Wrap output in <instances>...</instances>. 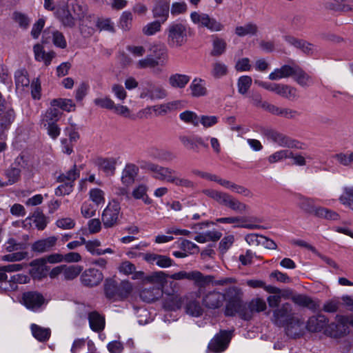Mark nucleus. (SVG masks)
Here are the masks:
<instances>
[{
  "label": "nucleus",
  "mask_w": 353,
  "mask_h": 353,
  "mask_svg": "<svg viewBox=\"0 0 353 353\" xmlns=\"http://www.w3.org/2000/svg\"><path fill=\"white\" fill-rule=\"evenodd\" d=\"M159 294V289L154 288H145L141 291L140 298L145 302L151 303L158 299Z\"/></svg>",
  "instance_id": "obj_49"
},
{
  "label": "nucleus",
  "mask_w": 353,
  "mask_h": 353,
  "mask_svg": "<svg viewBox=\"0 0 353 353\" xmlns=\"http://www.w3.org/2000/svg\"><path fill=\"white\" fill-rule=\"evenodd\" d=\"M265 135L268 139L273 141L281 147H287L290 148H301L299 146V142L290 139L289 137L279 132L274 130H267L265 131Z\"/></svg>",
  "instance_id": "obj_15"
},
{
  "label": "nucleus",
  "mask_w": 353,
  "mask_h": 353,
  "mask_svg": "<svg viewBox=\"0 0 353 353\" xmlns=\"http://www.w3.org/2000/svg\"><path fill=\"white\" fill-rule=\"evenodd\" d=\"M190 89L192 95L194 97L205 96L208 92L205 81L201 79H194L190 85Z\"/></svg>",
  "instance_id": "obj_35"
},
{
  "label": "nucleus",
  "mask_w": 353,
  "mask_h": 353,
  "mask_svg": "<svg viewBox=\"0 0 353 353\" xmlns=\"http://www.w3.org/2000/svg\"><path fill=\"white\" fill-rule=\"evenodd\" d=\"M226 41L217 36H213L212 49L210 55L212 57H220L223 54L226 50Z\"/></svg>",
  "instance_id": "obj_37"
},
{
  "label": "nucleus",
  "mask_w": 353,
  "mask_h": 353,
  "mask_svg": "<svg viewBox=\"0 0 353 353\" xmlns=\"http://www.w3.org/2000/svg\"><path fill=\"white\" fill-rule=\"evenodd\" d=\"M98 168L106 175H113L115 172L116 159L114 158H98L95 161Z\"/></svg>",
  "instance_id": "obj_33"
},
{
  "label": "nucleus",
  "mask_w": 353,
  "mask_h": 353,
  "mask_svg": "<svg viewBox=\"0 0 353 353\" xmlns=\"http://www.w3.org/2000/svg\"><path fill=\"white\" fill-rule=\"evenodd\" d=\"M183 101L180 100L172 101L160 105L147 107L142 110V112L145 114H150L151 110H152L155 112L156 116H163L174 110L181 109L183 108Z\"/></svg>",
  "instance_id": "obj_14"
},
{
  "label": "nucleus",
  "mask_w": 353,
  "mask_h": 353,
  "mask_svg": "<svg viewBox=\"0 0 353 353\" xmlns=\"http://www.w3.org/2000/svg\"><path fill=\"white\" fill-rule=\"evenodd\" d=\"M315 216L330 221H338L340 219V215L336 212L321 206H318Z\"/></svg>",
  "instance_id": "obj_45"
},
{
  "label": "nucleus",
  "mask_w": 353,
  "mask_h": 353,
  "mask_svg": "<svg viewBox=\"0 0 353 353\" xmlns=\"http://www.w3.org/2000/svg\"><path fill=\"white\" fill-rule=\"evenodd\" d=\"M250 312L248 311L247 305L241 301H228L225 305L224 314L227 316H234L236 314L245 321L250 320Z\"/></svg>",
  "instance_id": "obj_13"
},
{
  "label": "nucleus",
  "mask_w": 353,
  "mask_h": 353,
  "mask_svg": "<svg viewBox=\"0 0 353 353\" xmlns=\"http://www.w3.org/2000/svg\"><path fill=\"white\" fill-rule=\"evenodd\" d=\"M219 122V117L214 115H201L199 117V124L201 123L204 128L214 126Z\"/></svg>",
  "instance_id": "obj_60"
},
{
  "label": "nucleus",
  "mask_w": 353,
  "mask_h": 353,
  "mask_svg": "<svg viewBox=\"0 0 353 353\" xmlns=\"http://www.w3.org/2000/svg\"><path fill=\"white\" fill-rule=\"evenodd\" d=\"M62 261H63V255L58 253H54L50 254L45 258L34 260L31 263V265H38V270L41 269L43 271L46 262H48L50 263H60Z\"/></svg>",
  "instance_id": "obj_34"
},
{
  "label": "nucleus",
  "mask_w": 353,
  "mask_h": 353,
  "mask_svg": "<svg viewBox=\"0 0 353 353\" xmlns=\"http://www.w3.org/2000/svg\"><path fill=\"white\" fill-rule=\"evenodd\" d=\"M258 28L256 24L248 23L243 26H237L235 33L239 37H244L248 34L254 35L256 33Z\"/></svg>",
  "instance_id": "obj_56"
},
{
  "label": "nucleus",
  "mask_w": 353,
  "mask_h": 353,
  "mask_svg": "<svg viewBox=\"0 0 353 353\" xmlns=\"http://www.w3.org/2000/svg\"><path fill=\"white\" fill-rule=\"evenodd\" d=\"M132 291V285L129 281L117 282L114 279L105 280L104 292L106 297L113 301H120L126 299Z\"/></svg>",
  "instance_id": "obj_6"
},
{
  "label": "nucleus",
  "mask_w": 353,
  "mask_h": 353,
  "mask_svg": "<svg viewBox=\"0 0 353 353\" xmlns=\"http://www.w3.org/2000/svg\"><path fill=\"white\" fill-rule=\"evenodd\" d=\"M292 157V151L289 150H281L269 156L268 161L270 163H274L283 159H289L290 157Z\"/></svg>",
  "instance_id": "obj_58"
},
{
  "label": "nucleus",
  "mask_w": 353,
  "mask_h": 353,
  "mask_svg": "<svg viewBox=\"0 0 353 353\" xmlns=\"http://www.w3.org/2000/svg\"><path fill=\"white\" fill-rule=\"evenodd\" d=\"M170 4L166 1H159L154 6L152 12L157 21L164 23L169 17Z\"/></svg>",
  "instance_id": "obj_23"
},
{
  "label": "nucleus",
  "mask_w": 353,
  "mask_h": 353,
  "mask_svg": "<svg viewBox=\"0 0 353 353\" xmlns=\"http://www.w3.org/2000/svg\"><path fill=\"white\" fill-rule=\"evenodd\" d=\"M315 201L316 199L312 198L301 196L299 201V207L304 212L315 216L318 208L315 205Z\"/></svg>",
  "instance_id": "obj_40"
},
{
  "label": "nucleus",
  "mask_w": 353,
  "mask_h": 353,
  "mask_svg": "<svg viewBox=\"0 0 353 353\" xmlns=\"http://www.w3.org/2000/svg\"><path fill=\"white\" fill-rule=\"evenodd\" d=\"M57 240L54 236L39 240L32 245V250L39 253L48 252L56 245Z\"/></svg>",
  "instance_id": "obj_27"
},
{
  "label": "nucleus",
  "mask_w": 353,
  "mask_h": 353,
  "mask_svg": "<svg viewBox=\"0 0 353 353\" xmlns=\"http://www.w3.org/2000/svg\"><path fill=\"white\" fill-rule=\"evenodd\" d=\"M80 176V170L77 169V165L74 164L72 168L67 171L65 173L60 174L57 177L58 182H71V184H74V181Z\"/></svg>",
  "instance_id": "obj_42"
},
{
  "label": "nucleus",
  "mask_w": 353,
  "mask_h": 353,
  "mask_svg": "<svg viewBox=\"0 0 353 353\" xmlns=\"http://www.w3.org/2000/svg\"><path fill=\"white\" fill-rule=\"evenodd\" d=\"M61 115V112L55 107L48 109L42 117L44 127L49 124L57 123Z\"/></svg>",
  "instance_id": "obj_39"
},
{
  "label": "nucleus",
  "mask_w": 353,
  "mask_h": 353,
  "mask_svg": "<svg viewBox=\"0 0 353 353\" xmlns=\"http://www.w3.org/2000/svg\"><path fill=\"white\" fill-rule=\"evenodd\" d=\"M90 199L97 205L104 203L105 194L103 190L99 188L91 189L89 192Z\"/></svg>",
  "instance_id": "obj_63"
},
{
  "label": "nucleus",
  "mask_w": 353,
  "mask_h": 353,
  "mask_svg": "<svg viewBox=\"0 0 353 353\" xmlns=\"http://www.w3.org/2000/svg\"><path fill=\"white\" fill-rule=\"evenodd\" d=\"M248 311H249L250 315V319L252 318L254 312H261L266 310L267 305L265 301L261 298H255L252 299L248 306Z\"/></svg>",
  "instance_id": "obj_43"
},
{
  "label": "nucleus",
  "mask_w": 353,
  "mask_h": 353,
  "mask_svg": "<svg viewBox=\"0 0 353 353\" xmlns=\"http://www.w3.org/2000/svg\"><path fill=\"white\" fill-rule=\"evenodd\" d=\"M170 279L173 280H188L193 281L194 285L199 288H204L212 282L213 276L210 275H204L198 270L191 272L179 271L169 276Z\"/></svg>",
  "instance_id": "obj_7"
},
{
  "label": "nucleus",
  "mask_w": 353,
  "mask_h": 353,
  "mask_svg": "<svg viewBox=\"0 0 353 353\" xmlns=\"http://www.w3.org/2000/svg\"><path fill=\"white\" fill-rule=\"evenodd\" d=\"M217 223H241V225H238V227L249 229V230H255L262 228L263 226L254 223H246V218L241 217V216H229V217H222L219 218L216 220Z\"/></svg>",
  "instance_id": "obj_29"
},
{
  "label": "nucleus",
  "mask_w": 353,
  "mask_h": 353,
  "mask_svg": "<svg viewBox=\"0 0 353 353\" xmlns=\"http://www.w3.org/2000/svg\"><path fill=\"white\" fill-rule=\"evenodd\" d=\"M122 217L120 203L113 200L108 204L101 214V221L104 228H111L119 225Z\"/></svg>",
  "instance_id": "obj_8"
},
{
  "label": "nucleus",
  "mask_w": 353,
  "mask_h": 353,
  "mask_svg": "<svg viewBox=\"0 0 353 353\" xmlns=\"http://www.w3.org/2000/svg\"><path fill=\"white\" fill-rule=\"evenodd\" d=\"M190 30L191 28L185 23H170L165 30L168 45L173 48L183 46L188 41Z\"/></svg>",
  "instance_id": "obj_5"
},
{
  "label": "nucleus",
  "mask_w": 353,
  "mask_h": 353,
  "mask_svg": "<svg viewBox=\"0 0 353 353\" xmlns=\"http://www.w3.org/2000/svg\"><path fill=\"white\" fill-rule=\"evenodd\" d=\"M228 72V66L220 61H216L212 64L211 75L215 79H220Z\"/></svg>",
  "instance_id": "obj_46"
},
{
  "label": "nucleus",
  "mask_w": 353,
  "mask_h": 353,
  "mask_svg": "<svg viewBox=\"0 0 353 353\" xmlns=\"http://www.w3.org/2000/svg\"><path fill=\"white\" fill-rule=\"evenodd\" d=\"M341 305V302L338 297H334L326 301L323 305L321 310L326 313L337 312Z\"/></svg>",
  "instance_id": "obj_48"
},
{
  "label": "nucleus",
  "mask_w": 353,
  "mask_h": 353,
  "mask_svg": "<svg viewBox=\"0 0 353 353\" xmlns=\"http://www.w3.org/2000/svg\"><path fill=\"white\" fill-rule=\"evenodd\" d=\"M147 168L154 173L153 177L157 180L165 181L176 186L188 189H194L196 186L195 183L189 179L177 176L176 171L170 168L152 163H148Z\"/></svg>",
  "instance_id": "obj_3"
},
{
  "label": "nucleus",
  "mask_w": 353,
  "mask_h": 353,
  "mask_svg": "<svg viewBox=\"0 0 353 353\" xmlns=\"http://www.w3.org/2000/svg\"><path fill=\"white\" fill-rule=\"evenodd\" d=\"M190 19L198 27L205 28L210 32H220L224 29L223 24L207 13L194 11L190 14Z\"/></svg>",
  "instance_id": "obj_9"
},
{
  "label": "nucleus",
  "mask_w": 353,
  "mask_h": 353,
  "mask_svg": "<svg viewBox=\"0 0 353 353\" xmlns=\"http://www.w3.org/2000/svg\"><path fill=\"white\" fill-rule=\"evenodd\" d=\"M336 322L329 324V319L323 314L310 316L305 325L310 332H320L324 330L326 335L333 338H340L349 334V325L353 327V314L335 316Z\"/></svg>",
  "instance_id": "obj_1"
},
{
  "label": "nucleus",
  "mask_w": 353,
  "mask_h": 353,
  "mask_svg": "<svg viewBox=\"0 0 353 353\" xmlns=\"http://www.w3.org/2000/svg\"><path fill=\"white\" fill-rule=\"evenodd\" d=\"M15 84L17 88L28 86L30 80L26 70L19 69L14 72Z\"/></svg>",
  "instance_id": "obj_53"
},
{
  "label": "nucleus",
  "mask_w": 353,
  "mask_h": 353,
  "mask_svg": "<svg viewBox=\"0 0 353 353\" xmlns=\"http://www.w3.org/2000/svg\"><path fill=\"white\" fill-rule=\"evenodd\" d=\"M179 119L185 123L196 127L199 125V116L193 111L185 110L179 114Z\"/></svg>",
  "instance_id": "obj_54"
},
{
  "label": "nucleus",
  "mask_w": 353,
  "mask_h": 353,
  "mask_svg": "<svg viewBox=\"0 0 353 353\" xmlns=\"http://www.w3.org/2000/svg\"><path fill=\"white\" fill-rule=\"evenodd\" d=\"M268 112L273 115L283 117L287 119H294L300 115V113L293 109L288 108H281L274 104L268 105Z\"/></svg>",
  "instance_id": "obj_26"
},
{
  "label": "nucleus",
  "mask_w": 353,
  "mask_h": 353,
  "mask_svg": "<svg viewBox=\"0 0 353 353\" xmlns=\"http://www.w3.org/2000/svg\"><path fill=\"white\" fill-rule=\"evenodd\" d=\"M15 119V113L13 108L9 105L5 107L0 115V139L4 135V132L8 130Z\"/></svg>",
  "instance_id": "obj_20"
},
{
  "label": "nucleus",
  "mask_w": 353,
  "mask_h": 353,
  "mask_svg": "<svg viewBox=\"0 0 353 353\" xmlns=\"http://www.w3.org/2000/svg\"><path fill=\"white\" fill-rule=\"evenodd\" d=\"M159 61L148 55L145 58L140 59L137 63V68L139 69L154 68L159 65Z\"/></svg>",
  "instance_id": "obj_59"
},
{
  "label": "nucleus",
  "mask_w": 353,
  "mask_h": 353,
  "mask_svg": "<svg viewBox=\"0 0 353 353\" xmlns=\"http://www.w3.org/2000/svg\"><path fill=\"white\" fill-rule=\"evenodd\" d=\"M33 336L41 342L46 341L49 339L51 334L50 328L41 327L37 324H32L30 326Z\"/></svg>",
  "instance_id": "obj_38"
},
{
  "label": "nucleus",
  "mask_w": 353,
  "mask_h": 353,
  "mask_svg": "<svg viewBox=\"0 0 353 353\" xmlns=\"http://www.w3.org/2000/svg\"><path fill=\"white\" fill-rule=\"evenodd\" d=\"M232 332L221 330L210 341L208 349L213 353H220L225 351L232 339Z\"/></svg>",
  "instance_id": "obj_12"
},
{
  "label": "nucleus",
  "mask_w": 353,
  "mask_h": 353,
  "mask_svg": "<svg viewBox=\"0 0 353 353\" xmlns=\"http://www.w3.org/2000/svg\"><path fill=\"white\" fill-rule=\"evenodd\" d=\"M276 94L291 101L299 97L297 89L288 84L279 83Z\"/></svg>",
  "instance_id": "obj_30"
},
{
  "label": "nucleus",
  "mask_w": 353,
  "mask_h": 353,
  "mask_svg": "<svg viewBox=\"0 0 353 353\" xmlns=\"http://www.w3.org/2000/svg\"><path fill=\"white\" fill-rule=\"evenodd\" d=\"M294 72V77L296 83L302 87H307L312 83V78L305 72L298 65Z\"/></svg>",
  "instance_id": "obj_44"
},
{
  "label": "nucleus",
  "mask_w": 353,
  "mask_h": 353,
  "mask_svg": "<svg viewBox=\"0 0 353 353\" xmlns=\"http://www.w3.org/2000/svg\"><path fill=\"white\" fill-rule=\"evenodd\" d=\"M225 300V296L224 294L216 290H212L208 292L203 296L202 302L203 305L208 309H216L223 305Z\"/></svg>",
  "instance_id": "obj_18"
},
{
  "label": "nucleus",
  "mask_w": 353,
  "mask_h": 353,
  "mask_svg": "<svg viewBox=\"0 0 353 353\" xmlns=\"http://www.w3.org/2000/svg\"><path fill=\"white\" fill-rule=\"evenodd\" d=\"M103 275L101 271L95 268L85 270L81 275V281L83 285L94 287L98 285L103 280Z\"/></svg>",
  "instance_id": "obj_19"
},
{
  "label": "nucleus",
  "mask_w": 353,
  "mask_h": 353,
  "mask_svg": "<svg viewBox=\"0 0 353 353\" xmlns=\"http://www.w3.org/2000/svg\"><path fill=\"white\" fill-rule=\"evenodd\" d=\"M21 169L12 165L10 168L6 170L5 174L8 179V185H12L16 183L20 178Z\"/></svg>",
  "instance_id": "obj_57"
},
{
  "label": "nucleus",
  "mask_w": 353,
  "mask_h": 353,
  "mask_svg": "<svg viewBox=\"0 0 353 353\" xmlns=\"http://www.w3.org/2000/svg\"><path fill=\"white\" fill-rule=\"evenodd\" d=\"M31 221L34 223L35 227L39 230H43L48 224L47 217L39 208L33 212L31 216L27 217L25 220V223L30 225L31 224Z\"/></svg>",
  "instance_id": "obj_32"
},
{
  "label": "nucleus",
  "mask_w": 353,
  "mask_h": 353,
  "mask_svg": "<svg viewBox=\"0 0 353 353\" xmlns=\"http://www.w3.org/2000/svg\"><path fill=\"white\" fill-rule=\"evenodd\" d=\"M202 192L207 196L216 201L219 204L228 208L235 212L243 214L249 209V206L247 204L240 201L228 193L213 189H205Z\"/></svg>",
  "instance_id": "obj_4"
},
{
  "label": "nucleus",
  "mask_w": 353,
  "mask_h": 353,
  "mask_svg": "<svg viewBox=\"0 0 353 353\" xmlns=\"http://www.w3.org/2000/svg\"><path fill=\"white\" fill-rule=\"evenodd\" d=\"M143 259L148 263L157 265L161 268H166L172 266L173 260L168 256L154 253H145L143 256Z\"/></svg>",
  "instance_id": "obj_21"
},
{
  "label": "nucleus",
  "mask_w": 353,
  "mask_h": 353,
  "mask_svg": "<svg viewBox=\"0 0 353 353\" xmlns=\"http://www.w3.org/2000/svg\"><path fill=\"white\" fill-rule=\"evenodd\" d=\"M339 201L349 208H353V186L344 187L343 192L339 199Z\"/></svg>",
  "instance_id": "obj_52"
},
{
  "label": "nucleus",
  "mask_w": 353,
  "mask_h": 353,
  "mask_svg": "<svg viewBox=\"0 0 353 353\" xmlns=\"http://www.w3.org/2000/svg\"><path fill=\"white\" fill-rule=\"evenodd\" d=\"M90 329L95 332H101L105 328V321L103 316L97 311L88 313V316Z\"/></svg>",
  "instance_id": "obj_28"
},
{
  "label": "nucleus",
  "mask_w": 353,
  "mask_h": 353,
  "mask_svg": "<svg viewBox=\"0 0 353 353\" xmlns=\"http://www.w3.org/2000/svg\"><path fill=\"white\" fill-rule=\"evenodd\" d=\"M190 80V77L186 74H174L168 79L169 84L174 88H183Z\"/></svg>",
  "instance_id": "obj_36"
},
{
  "label": "nucleus",
  "mask_w": 353,
  "mask_h": 353,
  "mask_svg": "<svg viewBox=\"0 0 353 353\" xmlns=\"http://www.w3.org/2000/svg\"><path fill=\"white\" fill-rule=\"evenodd\" d=\"M86 6L80 0H70L66 6L59 8L56 11V16L61 23L66 27L72 28L75 26V21H79L80 30L84 34L85 20L92 18L90 15H86Z\"/></svg>",
  "instance_id": "obj_2"
},
{
  "label": "nucleus",
  "mask_w": 353,
  "mask_h": 353,
  "mask_svg": "<svg viewBox=\"0 0 353 353\" xmlns=\"http://www.w3.org/2000/svg\"><path fill=\"white\" fill-rule=\"evenodd\" d=\"M150 52V56L157 59L158 61H160L161 65H163V63L167 59V48L162 44H154L151 46Z\"/></svg>",
  "instance_id": "obj_41"
},
{
  "label": "nucleus",
  "mask_w": 353,
  "mask_h": 353,
  "mask_svg": "<svg viewBox=\"0 0 353 353\" xmlns=\"http://www.w3.org/2000/svg\"><path fill=\"white\" fill-rule=\"evenodd\" d=\"M294 316L292 305L285 303L273 310L271 321L276 326L283 327Z\"/></svg>",
  "instance_id": "obj_11"
},
{
  "label": "nucleus",
  "mask_w": 353,
  "mask_h": 353,
  "mask_svg": "<svg viewBox=\"0 0 353 353\" xmlns=\"http://www.w3.org/2000/svg\"><path fill=\"white\" fill-rule=\"evenodd\" d=\"M225 299L228 301H241L242 300L243 292L238 287H230L229 288L225 294Z\"/></svg>",
  "instance_id": "obj_62"
},
{
  "label": "nucleus",
  "mask_w": 353,
  "mask_h": 353,
  "mask_svg": "<svg viewBox=\"0 0 353 353\" xmlns=\"http://www.w3.org/2000/svg\"><path fill=\"white\" fill-rule=\"evenodd\" d=\"M50 104L53 107L60 108L67 112L73 111L75 108V104L72 100L68 99H55L51 101Z\"/></svg>",
  "instance_id": "obj_47"
},
{
  "label": "nucleus",
  "mask_w": 353,
  "mask_h": 353,
  "mask_svg": "<svg viewBox=\"0 0 353 353\" xmlns=\"http://www.w3.org/2000/svg\"><path fill=\"white\" fill-rule=\"evenodd\" d=\"M185 310L188 314L195 317L201 316L203 312L199 302L196 300H190L187 302Z\"/></svg>",
  "instance_id": "obj_51"
},
{
  "label": "nucleus",
  "mask_w": 353,
  "mask_h": 353,
  "mask_svg": "<svg viewBox=\"0 0 353 353\" xmlns=\"http://www.w3.org/2000/svg\"><path fill=\"white\" fill-rule=\"evenodd\" d=\"M138 173L139 168L136 165L133 163L126 164L121 174L122 183L126 187L132 185Z\"/></svg>",
  "instance_id": "obj_25"
},
{
  "label": "nucleus",
  "mask_w": 353,
  "mask_h": 353,
  "mask_svg": "<svg viewBox=\"0 0 353 353\" xmlns=\"http://www.w3.org/2000/svg\"><path fill=\"white\" fill-rule=\"evenodd\" d=\"M296 64L292 63L291 65H283L280 68H276L269 74V79L276 81L283 78H288L294 76V72L296 67Z\"/></svg>",
  "instance_id": "obj_24"
},
{
  "label": "nucleus",
  "mask_w": 353,
  "mask_h": 353,
  "mask_svg": "<svg viewBox=\"0 0 353 353\" xmlns=\"http://www.w3.org/2000/svg\"><path fill=\"white\" fill-rule=\"evenodd\" d=\"M252 82V79L250 76L240 77L237 81L238 92L241 94H245L250 88Z\"/></svg>",
  "instance_id": "obj_55"
},
{
  "label": "nucleus",
  "mask_w": 353,
  "mask_h": 353,
  "mask_svg": "<svg viewBox=\"0 0 353 353\" xmlns=\"http://www.w3.org/2000/svg\"><path fill=\"white\" fill-rule=\"evenodd\" d=\"M161 24L163 23H161V21H158L157 20L150 22L143 28V33L147 36L154 35L157 32H160Z\"/></svg>",
  "instance_id": "obj_61"
},
{
  "label": "nucleus",
  "mask_w": 353,
  "mask_h": 353,
  "mask_svg": "<svg viewBox=\"0 0 353 353\" xmlns=\"http://www.w3.org/2000/svg\"><path fill=\"white\" fill-rule=\"evenodd\" d=\"M94 103L95 105L101 108H105L108 110H113L114 107V102L110 97H104L96 98L94 100Z\"/></svg>",
  "instance_id": "obj_64"
},
{
  "label": "nucleus",
  "mask_w": 353,
  "mask_h": 353,
  "mask_svg": "<svg viewBox=\"0 0 353 353\" xmlns=\"http://www.w3.org/2000/svg\"><path fill=\"white\" fill-rule=\"evenodd\" d=\"M283 327L287 336L293 339L302 336L305 329L303 320L297 316H294Z\"/></svg>",
  "instance_id": "obj_16"
},
{
  "label": "nucleus",
  "mask_w": 353,
  "mask_h": 353,
  "mask_svg": "<svg viewBox=\"0 0 353 353\" xmlns=\"http://www.w3.org/2000/svg\"><path fill=\"white\" fill-rule=\"evenodd\" d=\"M22 301L28 309L37 312L44 303L45 299L41 293L30 291L23 294Z\"/></svg>",
  "instance_id": "obj_17"
},
{
  "label": "nucleus",
  "mask_w": 353,
  "mask_h": 353,
  "mask_svg": "<svg viewBox=\"0 0 353 353\" xmlns=\"http://www.w3.org/2000/svg\"><path fill=\"white\" fill-rule=\"evenodd\" d=\"M283 39L288 44L300 49L303 53L307 55L312 54L315 51L314 46L305 40L297 39L291 35L283 36Z\"/></svg>",
  "instance_id": "obj_22"
},
{
  "label": "nucleus",
  "mask_w": 353,
  "mask_h": 353,
  "mask_svg": "<svg viewBox=\"0 0 353 353\" xmlns=\"http://www.w3.org/2000/svg\"><path fill=\"white\" fill-rule=\"evenodd\" d=\"M33 51L35 59L38 61H43L46 65H49L51 63L52 59L56 55L53 51L46 52L43 46L39 43L34 46Z\"/></svg>",
  "instance_id": "obj_31"
},
{
  "label": "nucleus",
  "mask_w": 353,
  "mask_h": 353,
  "mask_svg": "<svg viewBox=\"0 0 353 353\" xmlns=\"http://www.w3.org/2000/svg\"><path fill=\"white\" fill-rule=\"evenodd\" d=\"M81 271L82 268L79 265L67 266L64 265L63 279L66 281L73 280L79 275Z\"/></svg>",
  "instance_id": "obj_50"
},
{
  "label": "nucleus",
  "mask_w": 353,
  "mask_h": 353,
  "mask_svg": "<svg viewBox=\"0 0 353 353\" xmlns=\"http://www.w3.org/2000/svg\"><path fill=\"white\" fill-rule=\"evenodd\" d=\"M168 92L160 85L151 81H146L142 83L139 97L150 101L161 100L166 98Z\"/></svg>",
  "instance_id": "obj_10"
}]
</instances>
